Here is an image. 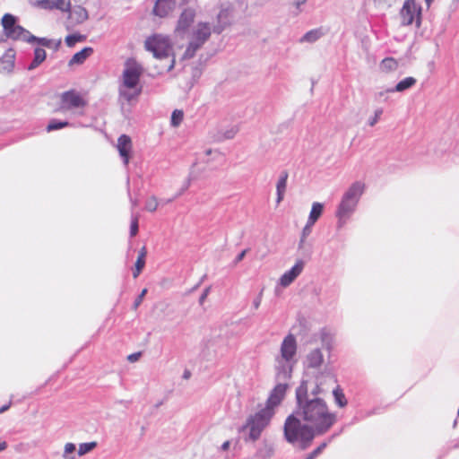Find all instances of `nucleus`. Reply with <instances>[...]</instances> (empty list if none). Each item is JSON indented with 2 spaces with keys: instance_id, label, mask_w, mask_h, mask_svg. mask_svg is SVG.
<instances>
[{
  "instance_id": "c03bdc74",
  "label": "nucleus",
  "mask_w": 459,
  "mask_h": 459,
  "mask_svg": "<svg viewBox=\"0 0 459 459\" xmlns=\"http://www.w3.org/2000/svg\"><path fill=\"white\" fill-rule=\"evenodd\" d=\"M11 406V403H9L8 404L6 405H4L3 407L0 408V413H3L5 411H7Z\"/></svg>"
},
{
  "instance_id": "473e14b6",
  "label": "nucleus",
  "mask_w": 459,
  "mask_h": 459,
  "mask_svg": "<svg viewBox=\"0 0 459 459\" xmlns=\"http://www.w3.org/2000/svg\"><path fill=\"white\" fill-rule=\"evenodd\" d=\"M85 39V36L82 35H68L65 38V43L68 47L72 48L74 47L77 42H82Z\"/></svg>"
},
{
  "instance_id": "a211bd4d",
  "label": "nucleus",
  "mask_w": 459,
  "mask_h": 459,
  "mask_svg": "<svg viewBox=\"0 0 459 459\" xmlns=\"http://www.w3.org/2000/svg\"><path fill=\"white\" fill-rule=\"evenodd\" d=\"M303 262L299 261L288 272H286L281 278V284L283 286L290 285L294 279L302 272Z\"/></svg>"
},
{
  "instance_id": "bb28decb",
  "label": "nucleus",
  "mask_w": 459,
  "mask_h": 459,
  "mask_svg": "<svg viewBox=\"0 0 459 459\" xmlns=\"http://www.w3.org/2000/svg\"><path fill=\"white\" fill-rule=\"evenodd\" d=\"M416 79L413 77H406L396 84L394 91L402 92L414 86L416 84Z\"/></svg>"
},
{
  "instance_id": "8fccbe9b",
  "label": "nucleus",
  "mask_w": 459,
  "mask_h": 459,
  "mask_svg": "<svg viewBox=\"0 0 459 459\" xmlns=\"http://www.w3.org/2000/svg\"><path fill=\"white\" fill-rule=\"evenodd\" d=\"M190 375H191V374H190V372L186 370V371H185V373H184V377L187 379V378H189V377H190Z\"/></svg>"
},
{
  "instance_id": "4c0bfd02",
  "label": "nucleus",
  "mask_w": 459,
  "mask_h": 459,
  "mask_svg": "<svg viewBox=\"0 0 459 459\" xmlns=\"http://www.w3.org/2000/svg\"><path fill=\"white\" fill-rule=\"evenodd\" d=\"M314 224L315 223H310V221H307V224L305 225V227L302 230L301 239H300L301 243H303L306 240V238L309 236Z\"/></svg>"
},
{
  "instance_id": "c756f323",
  "label": "nucleus",
  "mask_w": 459,
  "mask_h": 459,
  "mask_svg": "<svg viewBox=\"0 0 459 459\" xmlns=\"http://www.w3.org/2000/svg\"><path fill=\"white\" fill-rule=\"evenodd\" d=\"M33 42H37L41 47H45V48H57L61 43L60 40L57 43H54L53 40H51V39H48L46 38H37V37H36V39H34L31 43H33Z\"/></svg>"
},
{
  "instance_id": "393cba45",
  "label": "nucleus",
  "mask_w": 459,
  "mask_h": 459,
  "mask_svg": "<svg viewBox=\"0 0 459 459\" xmlns=\"http://www.w3.org/2000/svg\"><path fill=\"white\" fill-rule=\"evenodd\" d=\"M324 211V205L321 203H314L312 204V208L307 219V221L310 223H316V221L320 218Z\"/></svg>"
},
{
  "instance_id": "6ab92c4d",
  "label": "nucleus",
  "mask_w": 459,
  "mask_h": 459,
  "mask_svg": "<svg viewBox=\"0 0 459 459\" xmlns=\"http://www.w3.org/2000/svg\"><path fill=\"white\" fill-rule=\"evenodd\" d=\"M146 256H147V247L145 246H143L137 255V259L134 263V266L133 268V276L134 278L138 277V275L142 273L145 266L146 263Z\"/></svg>"
},
{
  "instance_id": "f257e3e1",
  "label": "nucleus",
  "mask_w": 459,
  "mask_h": 459,
  "mask_svg": "<svg viewBox=\"0 0 459 459\" xmlns=\"http://www.w3.org/2000/svg\"><path fill=\"white\" fill-rule=\"evenodd\" d=\"M298 415L307 423L317 436L327 433L337 421V415L332 411L321 398L304 399L298 396Z\"/></svg>"
},
{
  "instance_id": "ea45409f",
  "label": "nucleus",
  "mask_w": 459,
  "mask_h": 459,
  "mask_svg": "<svg viewBox=\"0 0 459 459\" xmlns=\"http://www.w3.org/2000/svg\"><path fill=\"white\" fill-rule=\"evenodd\" d=\"M146 292H147V289H143L142 293L138 296V298L134 301V308H136L140 305V303L142 302Z\"/></svg>"
},
{
  "instance_id": "c9c22d12",
  "label": "nucleus",
  "mask_w": 459,
  "mask_h": 459,
  "mask_svg": "<svg viewBox=\"0 0 459 459\" xmlns=\"http://www.w3.org/2000/svg\"><path fill=\"white\" fill-rule=\"evenodd\" d=\"M325 446H326V443H322L315 450H313L311 453L307 455L305 459H315L323 452V450L325 448Z\"/></svg>"
},
{
  "instance_id": "5701e85b",
  "label": "nucleus",
  "mask_w": 459,
  "mask_h": 459,
  "mask_svg": "<svg viewBox=\"0 0 459 459\" xmlns=\"http://www.w3.org/2000/svg\"><path fill=\"white\" fill-rule=\"evenodd\" d=\"M308 366L310 368H318L322 365L324 359L320 350L312 351L307 357Z\"/></svg>"
},
{
  "instance_id": "0eeeda50",
  "label": "nucleus",
  "mask_w": 459,
  "mask_h": 459,
  "mask_svg": "<svg viewBox=\"0 0 459 459\" xmlns=\"http://www.w3.org/2000/svg\"><path fill=\"white\" fill-rule=\"evenodd\" d=\"M273 415L274 411L264 407L247 419L246 426L249 428V436L253 440L260 437L262 431L269 425Z\"/></svg>"
},
{
  "instance_id": "20e7f679",
  "label": "nucleus",
  "mask_w": 459,
  "mask_h": 459,
  "mask_svg": "<svg viewBox=\"0 0 459 459\" xmlns=\"http://www.w3.org/2000/svg\"><path fill=\"white\" fill-rule=\"evenodd\" d=\"M365 184L359 181L354 182L344 193L336 211L339 225L342 227L351 217L358 204L359 197L363 194Z\"/></svg>"
},
{
  "instance_id": "f8f14e48",
  "label": "nucleus",
  "mask_w": 459,
  "mask_h": 459,
  "mask_svg": "<svg viewBox=\"0 0 459 459\" xmlns=\"http://www.w3.org/2000/svg\"><path fill=\"white\" fill-rule=\"evenodd\" d=\"M287 385L278 384L271 392L265 404V408L274 411L285 397Z\"/></svg>"
},
{
  "instance_id": "49530a36",
  "label": "nucleus",
  "mask_w": 459,
  "mask_h": 459,
  "mask_svg": "<svg viewBox=\"0 0 459 459\" xmlns=\"http://www.w3.org/2000/svg\"><path fill=\"white\" fill-rule=\"evenodd\" d=\"M229 446H230V442H229V441H226V442H224V443L222 444L221 448H222L223 450H227V449L229 448Z\"/></svg>"
},
{
  "instance_id": "dca6fc26",
  "label": "nucleus",
  "mask_w": 459,
  "mask_h": 459,
  "mask_svg": "<svg viewBox=\"0 0 459 459\" xmlns=\"http://www.w3.org/2000/svg\"><path fill=\"white\" fill-rule=\"evenodd\" d=\"M195 17V11L192 8H186L180 13L176 31H186L193 23Z\"/></svg>"
},
{
  "instance_id": "864d4df0",
  "label": "nucleus",
  "mask_w": 459,
  "mask_h": 459,
  "mask_svg": "<svg viewBox=\"0 0 459 459\" xmlns=\"http://www.w3.org/2000/svg\"><path fill=\"white\" fill-rule=\"evenodd\" d=\"M255 307H257L259 306V302L255 301Z\"/></svg>"
},
{
  "instance_id": "a18cd8bd",
  "label": "nucleus",
  "mask_w": 459,
  "mask_h": 459,
  "mask_svg": "<svg viewBox=\"0 0 459 459\" xmlns=\"http://www.w3.org/2000/svg\"><path fill=\"white\" fill-rule=\"evenodd\" d=\"M389 0H374V3L380 5V4H387Z\"/></svg>"
},
{
  "instance_id": "a19ab883",
  "label": "nucleus",
  "mask_w": 459,
  "mask_h": 459,
  "mask_svg": "<svg viewBox=\"0 0 459 459\" xmlns=\"http://www.w3.org/2000/svg\"><path fill=\"white\" fill-rule=\"evenodd\" d=\"M140 356H141V352H135V353L130 354L127 357V359L130 362H135V361H137L139 359Z\"/></svg>"
},
{
  "instance_id": "1a4fd4ad",
  "label": "nucleus",
  "mask_w": 459,
  "mask_h": 459,
  "mask_svg": "<svg viewBox=\"0 0 459 459\" xmlns=\"http://www.w3.org/2000/svg\"><path fill=\"white\" fill-rule=\"evenodd\" d=\"M402 24L408 26L416 22L417 27L421 23V6L415 0H406L400 11Z\"/></svg>"
},
{
  "instance_id": "a878e982",
  "label": "nucleus",
  "mask_w": 459,
  "mask_h": 459,
  "mask_svg": "<svg viewBox=\"0 0 459 459\" xmlns=\"http://www.w3.org/2000/svg\"><path fill=\"white\" fill-rule=\"evenodd\" d=\"M333 394L334 397V403L338 407L343 408L347 405L348 401L345 397V394H344L342 389L339 385H337L333 389Z\"/></svg>"
},
{
  "instance_id": "2eb2a0df",
  "label": "nucleus",
  "mask_w": 459,
  "mask_h": 459,
  "mask_svg": "<svg viewBox=\"0 0 459 459\" xmlns=\"http://www.w3.org/2000/svg\"><path fill=\"white\" fill-rule=\"evenodd\" d=\"M177 0H156L152 13L160 18H164L175 8Z\"/></svg>"
},
{
  "instance_id": "7c9ffc66",
  "label": "nucleus",
  "mask_w": 459,
  "mask_h": 459,
  "mask_svg": "<svg viewBox=\"0 0 459 459\" xmlns=\"http://www.w3.org/2000/svg\"><path fill=\"white\" fill-rule=\"evenodd\" d=\"M97 446V442H89V443H82L80 444L79 449H78V455L80 456L91 452Z\"/></svg>"
},
{
  "instance_id": "de8ad7c7",
  "label": "nucleus",
  "mask_w": 459,
  "mask_h": 459,
  "mask_svg": "<svg viewBox=\"0 0 459 459\" xmlns=\"http://www.w3.org/2000/svg\"><path fill=\"white\" fill-rule=\"evenodd\" d=\"M207 293H208V290H205V291L204 292V294L201 296L200 298V302L202 303L204 301V299H205V297L207 296Z\"/></svg>"
},
{
  "instance_id": "9d476101",
  "label": "nucleus",
  "mask_w": 459,
  "mask_h": 459,
  "mask_svg": "<svg viewBox=\"0 0 459 459\" xmlns=\"http://www.w3.org/2000/svg\"><path fill=\"white\" fill-rule=\"evenodd\" d=\"M87 100L76 91L71 90L60 95V107L55 112H64L74 108H84Z\"/></svg>"
},
{
  "instance_id": "ddd939ff",
  "label": "nucleus",
  "mask_w": 459,
  "mask_h": 459,
  "mask_svg": "<svg viewBox=\"0 0 459 459\" xmlns=\"http://www.w3.org/2000/svg\"><path fill=\"white\" fill-rule=\"evenodd\" d=\"M117 148L119 152V155L123 159L125 165H127L129 163V160L133 150V143L131 138L126 134L120 135L117 139Z\"/></svg>"
},
{
  "instance_id": "412c9836",
  "label": "nucleus",
  "mask_w": 459,
  "mask_h": 459,
  "mask_svg": "<svg viewBox=\"0 0 459 459\" xmlns=\"http://www.w3.org/2000/svg\"><path fill=\"white\" fill-rule=\"evenodd\" d=\"M289 174L287 171H282L280 178L277 182L276 190H277V203H281L283 200L284 194L287 186V179Z\"/></svg>"
},
{
  "instance_id": "4be33fe9",
  "label": "nucleus",
  "mask_w": 459,
  "mask_h": 459,
  "mask_svg": "<svg viewBox=\"0 0 459 459\" xmlns=\"http://www.w3.org/2000/svg\"><path fill=\"white\" fill-rule=\"evenodd\" d=\"M47 54L43 48L38 47L34 49V58L29 65V70H33L38 67L46 59Z\"/></svg>"
},
{
  "instance_id": "7ed1b4c3",
  "label": "nucleus",
  "mask_w": 459,
  "mask_h": 459,
  "mask_svg": "<svg viewBox=\"0 0 459 459\" xmlns=\"http://www.w3.org/2000/svg\"><path fill=\"white\" fill-rule=\"evenodd\" d=\"M143 69L139 64L133 59L126 62L122 74V83L119 86V96L124 100L130 102L136 100L142 92L139 85Z\"/></svg>"
},
{
  "instance_id": "9b49d317",
  "label": "nucleus",
  "mask_w": 459,
  "mask_h": 459,
  "mask_svg": "<svg viewBox=\"0 0 459 459\" xmlns=\"http://www.w3.org/2000/svg\"><path fill=\"white\" fill-rule=\"evenodd\" d=\"M30 5L40 9L67 11L70 7L68 0H29Z\"/></svg>"
},
{
  "instance_id": "79ce46f5",
  "label": "nucleus",
  "mask_w": 459,
  "mask_h": 459,
  "mask_svg": "<svg viewBox=\"0 0 459 459\" xmlns=\"http://www.w3.org/2000/svg\"><path fill=\"white\" fill-rule=\"evenodd\" d=\"M247 252V249L243 250V251H242V252H241V253L237 256L236 261H237V262H240V261L244 258V256L246 255Z\"/></svg>"
},
{
  "instance_id": "4468645a",
  "label": "nucleus",
  "mask_w": 459,
  "mask_h": 459,
  "mask_svg": "<svg viewBox=\"0 0 459 459\" xmlns=\"http://www.w3.org/2000/svg\"><path fill=\"white\" fill-rule=\"evenodd\" d=\"M297 351V342L294 335L288 334L281 346V354L284 360L290 361Z\"/></svg>"
},
{
  "instance_id": "e433bc0d",
  "label": "nucleus",
  "mask_w": 459,
  "mask_h": 459,
  "mask_svg": "<svg viewBox=\"0 0 459 459\" xmlns=\"http://www.w3.org/2000/svg\"><path fill=\"white\" fill-rule=\"evenodd\" d=\"M75 451V446L73 443H66L65 445L64 450V457L65 459H74V456H69L70 454H73Z\"/></svg>"
},
{
  "instance_id": "423d86ee",
  "label": "nucleus",
  "mask_w": 459,
  "mask_h": 459,
  "mask_svg": "<svg viewBox=\"0 0 459 459\" xmlns=\"http://www.w3.org/2000/svg\"><path fill=\"white\" fill-rule=\"evenodd\" d=\"M2 26L4 35L13 40H22L31 43L36 37L33 36L29 30L22 28L16 23V17L10 13H5L2 17Z\"/></svg>"
},
{
  "instance_id": "f3484780",
  "label": "nucleus",
  "mask_w": 459,
  "mask_h": 459,
  "mask_svg": "<svg viewBox=\"0 0 459 459\" xmlns=\"http://www.w3.org/2000/svg\"><path fill=\"white\" fill-rule=\"evenodd\" d=\"M66 12L69 13L68 19L72 23H82L88 19V12L82 6L75 5L73 8L70 6Z\"/></svg>"
},
{
  "instance_id": "f704fd0d",
  "label": "nucleus",
  "mask_w": 459,
  "mask_h": 459,
  "mask_svg": "<svg viewBox=\"0 0 459 459\" xmlns=\"http://www.w3.org/2000/svg\"><path fill=\"white\" fill-rule=\"evenodd\" d=\"M139 220L137 216H134L132 218L131 224H130V236L135 237L138 234L139 230Z\"/></svg>"
},
{
  "instance_id": "2f4dec72",
  "label": "nucleus",
  "mask_w": 459,
  "mask_h": 459,
  "mask_svg": "<svg viewBox=\"0 0 459 459\" xmlns=\"http://www.w3.org/2000/svg\"><path fill=\"white\" fill-rule=\"evenodd\" d=\"M159 202L155 196H150L145 202V210L153 212L158 209Z\"/></svg>"
},
{
  "instance_id": "37998d69",
  "label": "nucleus",
  "mask_w": 459,
  "mask_h": 459,
  "mask_svg": "<svg viewBox=\"0 0 459 459\" xmlns=\"http://www.w3.org/2000/svg\"><path fill=\"white\" fill-rule=\"evenodd\" d=\"M7 447V443L5 441H0V452L5 450Z\"/></svg>"
},
{
  "instance_id": "39448f33",
  "label": "nucleus",
  "mask_w": 459,
  "mask_h": 459,
  "mask_svg": "<svg viewBox=\"0 0 459 459\" xmlns=\"http://www.w3.org/2000/svg\"><path fill=\"white\" fill-rule=\"evenodd\" d=\"M144 47L147 51L152 52L158 59H169L166 66L170 71L175 65V57L172 53V45L168 37L154 34L146 39Z\"/></svg>"
},
{
  "instance_id": "aec40b11",
  "label": "nucleus",
  "mask_w": 459,
  "mask_h": 459,
  "mask_svg": "<svg viewBox=\"0 0 459 459\" xmlns=\"http://www.w3.org/2000/svg\"><path fill=\"white\" fill-rule=\"evenodd\" d=\"M92 53L93 48L91 47H86L82 48L81 51L75 53L73 56V57L69 61V65L82 64Z\"/></svg>"
},
{
  "instance_id": "09e8293b",
  "label": "nucleus",
  "mask_w": 459,
  "mask_h": 459,
  "mask_svg": "<svg viewBox=\"0 0 459 459\" xmlns=\"http://www.w3.org/2000/svg\"><path fill=\"white\" fill-rule=\"evenodd\" d=\"M307 0H296L295 4L299 7L300 4H304Z\"/></svg>"
},
{
  "instance_id": "58836bf2",
  "label": "nucleus",
  "mask_w": 459,
  "mask_h": 459,
  "mask_svg": "<svg viewBox=\"0 0 459 459\" xmlns=\"http://www.w3.org/2000/svg\"><path fill=\"white\" fill-rule=\"evenodd\" d=\"M382 113H383L382 109L376 110L374 117L369 121L370 126H373L378 121Z\"/></svg>"
},
{
  "instance_id": "6e6552de",
  "label": "nucleus",
  "mask_w": 459,
  "mask_h": 459,
  "mask_svg": "<svg viewBox=\"0 0 459 459\" xmlns=\"http://www.w3.org/2000/svg\"><path fill=\"white\" fill-rule=\"evenodd\" d=\"M212 34L211 26L207 22H199L192 32L189 42L183 57L191 58L195 52L208 40Z\"/></svg>"
},
{
  "instance_id": "72a5a7b5",
  "label": "nucleus",
  "mask_w": 459,
  "mask_h": 459,
  "mask_svg": "<svg viewBox=\"0 0 459 459\" xmlns=\"http://www.w3.org/2000/svg\"><path fill=\"white\" fill-rule=\"evenodd\" d=\"M183 117H184V113L182 110H179V109L174 110L172 113V116H171L172 126H178L181 124Z\"/></svg>"
},
{
  "instance_id": "603ef678",
  "label": "nucleus",
  "mask_w": 459,
  "mask_h": 459,
  "mask_svg": "<svg viewBox=\"0 0 459 459\" xmlns=\"http://www.w3.org/2000/svg\"><path fill=\"white\" fill-rule=\"evenodd\" d=\"M319 393H320V391H319V387L317 386V387H316V391H315V392H314V394H319Z\"/></svg>"
},
{
  "instance_id": "b1692460",
  "label": "nucleus",
  "mask_w": 459,
  "mask_h": 459,
  "mask_svg": "<svg viewBox=\"0 0 459 459\" xmlns=\"http://www.w3.org/2000/svg\"><path fill=\"white\" fill-rule=\"evenodd\" d=\"M398 67V62L393 57H386L382 60L379 65V69L384 74H389L394 72Z\"/></svg>"
},
{
  "instance_id": "3c124183",
  "label": "nucleus",
  "mask_w": 459,
  "mask_h": 459,
  "mask_svg": "<svg viewBox=\"0 0 459 459\" xmlns=\"http://www.w3.org/2000/svg\"><path fill=\"white\" fill-rule=\"evenodd\" d=\"M428 5H430L433 0H425Z\"/></svg>"
},
{
  "instance_id": "cd10ccee",
  "label": "nucleus",
  "mask_w": 459,
  "mask_h": 459,
  "mask_svg": "<svg viewBox=\"0 0 459 459\" xmlns=\"http://www.w3.org/2000/svg\"><path fill=\"white\" fill-rule=\"evenodd\" d=\"M324 33L320 29L311 30L307 32L301 39L300 42H315Z\"/></svg>"
},
{
  "instance_id": "c85d7f7f",
  "label": "nucleus",
  "mask_w": 459,
  "mask_h": 459,
  "mask_svg": "<svg viewBox=\"0 0 459 459\" xmlns=\"http://www.w3.org/2000/svg\"><path fill=\"white\" fill-rule=\"evenodd\" d=\"M69 126V123L67 121H58L56 119H52L47 126V132H52L54 130H59L63 129L65 127H67Z\"/></svg>"
},
{
  "instance_id": "f03ea898",
  "label": "nucleus",
  "mask_w": 459,
  "mask_h": 459,
  "mask_svg": "<svg viewBox=\"0 0 459 459\" xmlns=\"http://www.w3.org/2000/svg\"><path fill=\"white\" fill-rule=\"evenodd\" d=\"M283 433L289 443L297 445L301 450L308 448L317 436L307 423H302L294 414L289 415L285 420Z\"/></svg>"
}]
</instances>
